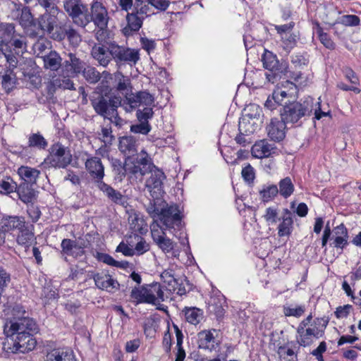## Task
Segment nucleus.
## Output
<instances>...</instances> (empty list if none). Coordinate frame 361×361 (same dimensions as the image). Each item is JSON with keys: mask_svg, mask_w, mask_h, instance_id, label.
Returning <instances> with one entry per match:
<instances>
[{"mask_svg": "<svg viewBox=\"0 0 361 361\" xmlns=\"http://www.w3.org/2000/svg\"><path fill=\"white\" fill-rule=\"evenodd\" d=\"M23 307L16 305L12 310L13 317L4 326L5 338H16L24 334L37 333L38 325L31 317L25 316Z\"/></svg>", "mask_w": 361, "mask_h": 361, "instance_id": "f257e3e1", "label": "nucleus"}, {"mask_svg": "<svg viewBox=\"0 0 361 361\" xmlns=\"http://www.w3.org/2000/svg\"><path fill=\"white\" fill-rule=\"evenodd\" d=\"M313 111V99L307 98L303 102H292L280 110L281 118L288 124L294 125L301 123L303 118L311 116Z\"/></svg>", "mask_w": 361, "mask_h": 361, "instance_id": "f03ea898", "label": "nucleus"}, {"mask_svg": "<svg viewBox=\"0 0 361 361\" xmlns=\"http://www.w3.org/2000/svg\"><path fill=\"white\" fill-rule=\"evenodd\" d=\"M150 177L146 180L145 186L150 194L151 198L149 203L145 206L147 212H154L156 211L154 205L165 203L163 200V195L165 193L164 190V180L166 179L164 173L158 169L152 170Z\"/></svg>", "mask_w": 361, "mask_h": 361, "instance_id": "7ed1b4c3", "label": "nucleus"}, {"mask_svg": "<svg viewBox=\"0 0 361 361\" xmlns=\"http://www.w3.org/2000/svg\"><path fill=\"white\" fill-rule=\"evenodd\" d=\"M155 206L154 212H147L149 216L152 218L159 217L163 226V230H171L174 229L180 230L181 227V216L179 207L176 204H172L168 206L166 202L159 204V205Z\"/></svg>", "mask_w": 361, "mask_h": 361, "instance_id": "20e7f679", "label": "nucleus"}, {"mask_svg": "<svg viewBox=\"0 0 361 361\" xmlns=\"http://www.w3.org/2000/svg\"><path fill=\"white\" fill-rule=\"evenodd\" d=\"M130 298L136 304L147 303L158 305L164 301V293L161 284L154 282L143 285L140 288H133L130 293Z\"/></svg>", "mask_w": 361, "mask_h": 361, "instance_id": "39448f33", "label": "nucleus"}, {"mask_svg": "<svg viewBox=\"0 0 361 361\" xmlns=\"http://www.w3.org/2000/svg\"><path fill=\"white\" fill-rule=\"evenodd\" d=\"M35 334H24L18 337L5 338L1 343L4 356L9 357L13 354L26 353L34 350L37 345Z\"/></svg>", "mask_w": 361, "mask_h": 361, "instance_id": "423d86ee", "label": "nucleus"}, {"mask_svg": "<svg viewBox=\"0 0 361 361\" xmlns=\"http://www.w3.org/2000/svg\"><path fill=\"white\" fill-rule=\"evenodd\" d=\"M4 57L10 67L16 68L18 57L27 51V36L16 32L6 43L1 45Z\"/></svg>", "mask_w": 361, "mask_h": 361, "instance_id": "0eeeda50", "label": "nucleus"}, {"mask_svg": "<svg viewBox=\"0 0 361 361\" xmlns=\"http://www.w3.org/2000/svg\"><path fill=\"white\" fill-rule=\"evenodd\" d=\"M127 172L129 179H142L155 168L151 157L142 149L136 157L126 158Z\"/></svg>", "mask_w": 361, "mask_h": 361, "instance_id": "6e6552de", "label": "nucleus"}, {"mask_svg": "<svg viewBox=\"0 0 361 361\" xmlns=\"http://www.w3.org/2000/svg\"><path fill=\"white\" fill-rule=\"evenodd\" d=\"M109 19L106 8L101 2L94 1L91 4L90 13L87 11L84 18V20H86V22H83L82 27L85 28L90 22H93L94 25L99 29L96 32V38L100 42L102 40L104 31L107 28Z\"/></svg>", "mask_w": 361, "mask_h": 361, "instance_id": "1a4fd4ad", "label": "nucleus"}, {"mask_svg": "<svg viewBox=\"0 0 361 361\" xmlns=\"http://www.w3.org/2000/svg\"><path fill=\"white\" fill-rule=\"evenodd\" d=\"M262 61L263 67L269 71L266 73V78L271 83H274L288 73V63L284 60L279 61L271 51L265 50Z\"/></svg>", "mask_w": 361, "mask_h": 361, "instance_id": "9d476101", "label": "nucleus"}, {"mask_svg": "<svg viewBox=\"0 0 361 361\" xmlns=\"http://www.w3.org/2000/svg\"><path fill=\"white\" fill-rule=\"evenodd\" d=\"M90 100L96 114L103 118L108 117L109 114H112L115 108L123 106L121 98L116 96L94 93L90 96Z\"/></svg>", "mask_w": 361, "mask_h": 361, "instance_id": "9b49d317", "label": "nucleus"}, {"mask_svg": "<svg viewBox=\"0 0 361 361\" xmlns=\"http://www.w3.org/2000/svg\"><path fill=\"white\" fill-rule=\"evenodd\" d=\"M48 35L57 42H62L67 39L69 44L73 47H78L82 42V36L70 22L58 23L56 21L53 30L50 31Z\"/></svg>", "mask_w": 361, "mask_h": 361, "instance_id": "f8f14e48", "label": "nucleus"}, {"mask_svg": "<svg viewBox=\"0 0 361 361\" xmlns=\"http://www.w3.org/2000/svg\"><path fill=\"white\" fill-rule=\"evenodd\" d=\"M49 154L44 159V164L55 169H66L73 161V157L68 147L60 142L52 145Z\"/></svg>", "mask_w": 361, "mask_h": 361, "instance_id": "ddd939ff", "label": "nucleus"}, {"mask_svg": "<svg viewBox=\"0 0 361 361\" xmlns=\"http://www.w3.org/2000/svg\"><path fill=\"white\" fill-rule=\"evenodd\" d=\"M107 44L112 60L116 62L118 68L126 64L135 65L140 59L139 51L136 49L120 46L115 42H110Z\"/></svg>", "mask_w": 361, "mask_h": 361, "instance_id": "4468645a", "label": "nucleus"}, {"mask_svg": "<svg viewBox=\"0 0 361 361\" xmlns=\"http://www.w3.org/2000/svg\"><path fill=\"white\" fill-rule=\"evenodd\" d=\"M63 8L68 16L72 19L73 23L82 27L84 18L87 12V6L83 4L82 0H64Z\"/></svg>", "mask_w": 361, "mask_h": 361, "instance_id": "2eb2a0df", "label": "nucleus"}, {"mask_svg": "<svg viewBox=\"0 0 361 361\" xmlns=\"http://www.w3.org/2000/svg\"><path fill=\"white\" fill-rule=\"evenodd\" d=\"M154 97L149 92L138 91L133 93L127 97V100L123 101V107L127 112H130L140 105L145 107L154 106Z\"/></svg>", "mask_w": 361, "mask_h": 361, "instance_id": "dca6fc26", "label": "nucleus"}, {"mask_svg": "<svg viewBox=\"0 0 361 361\" xmlns=\"http://www.w3.org/2000/svg\"><path fill=\"white\" fill-rule=\"evenodd\" d=\"M85 166L90 177L94 180L96 185L103 183L104 166L102 160L97 157H90L85 162Z\"/></svg>", "mask_w": 361, "mask_h": 361, "instance_id": "f3484780", "label": "nucleus"}, {"mask_svg": "<svg viewBox=\"0 0 361 361\" xmlns=\"http://www.w3.org/2000/svg\"><path fill=\"white\" fill-rule=\"evenodd\" d=\"M298 334V342L301 346H308L313 343V338H319L323 335V329H319L318 326L310 324L307 328L298 326L297 329Z\"/></svg>", "mask_w": 361, "mask_h": 361, "instance_id": "a211bd4d", "label": "nucleus"}, {"mask_svg": "<svg viewBox=\"0 0 361 361\" xmlns=\"http://www.w3.org/2000/svg\"><path fill=\"white\" fill-rule=\"evenodd\" d=\"M85 63L73 53H68L62 63V71L68 77H73L80 73Z\"/></svg>", "mask_w": 361, "mask_h": 361, "instance_id": "6ab92c4d", "label": "nucleus"}, {"mask_svg": "<svg viewBox=\"0 0 361 361\" xmlns=\"http://www.w3.org/2000/svg\"><path fill=\"white\" fill-rule=\"evenodd\" d=\"M18 20L28 37L37 36V32L34 31L36 18L33 17L29 7L24 6L22 8L20 14L18 17Z\"/></svg>", "mask_w": 361, "mask_h": 361, "instance_id": "aec40b11", "label": "nucleus"}, {"mask_svg": "<svg viewBox=\"0 0 361 361\" xmlns=\"http://www.w3.org/2000/svg\"><path fill=\"white\" fill-rule=\"evenodd\" d=\"M58 21L57 18L49 13H45L36 18L34 31L37 32V37H42L45 33L49 35L53 30L55 23Z\"/></svg>", "mask_w": 361, "mask_h": 361, "instance_id": "412c9836", "label": "nucleus"}, {"mask_svg": "<svg viewBox=\"0 0 361 361\" xmlns=\"http://www.w3.org/2000/svg\"><path fill=\"white\" fill-rule=\"evenodd\" d=\"M288 125L282 119L278 118L271 120L269 125L267 127L269 137L274 141L280 142L286 136V126Z\"/></svg>", "mask_w": 361, "mask_h": 361, "instance_id": "4be33fe9", "label": "nucleus"}, {"mask_svg": "<svg viewBox=\"0 0 361 361\" xmlns=\"http://www.w3.org/2000/svg\"><path fill=\"white\" fill-rule=\"evenodd\" d=\"M108 42L106 44L99 42L92 48L91 54L100 66L106 67L112 61L111 51L108 49Z\"/></svg>", "mask_w": 361, "mask_h": 361, "instance_id": "5701e85b", "label": "nucleus"}, {"mask_svg": "<svg viewBox=\"0 0 361 361\" xmlns=\"http://www.w3.org/2000/svg\"><path fill=\"white\" fill-rule=\"evenodd\" d=\"M145 17L140 16L134 10L126 15L127 25L123 28L122 32L125 36H130L138 31L143 23Z\"/></svg>", "mask_w": 361, "mask_h": 361, "instance_id": "b1692460", "label": "nucleus"}, {"mask_svg": "<svg viewBox=\"0 0 361 361\" xmlns=\"http://www.w3.org/2000/svg\"><path fill=\"white\" fill-rule=\"evenodd\" d=\"M96 286L102 290L112 292L119 288L118 282L109 274H95L93 276Z\"/></svg>", "mask_w": 361, "mask_h": 361, "instance_id": "393cba45", "label": "nucleus"}, {"mask_svg": "<svg viewBox=\"0 0 361 361\" xmlns=\"http://www.w3.org/2000/svg\"><path fill=\"white\" fill-rule=\"evenodd\" d=\"M119 151L126 158L133 157L137 154V144L133 136H123L120 137L118 144Z\"/></svg>", "mask_w": 361, "mask_h": 361, "instance_id": "a878e982", "label": "nucleus"}, {"mask_svg": "<svg viewBox=\"0 0 361 361\" xmlns=\"http://www.w3.org/2000/svg\"><path fill=\"white\" fill-rule=\"evenodd\" d=\"M97 187L105 194L110 201L114 204H119L123 207H125L128 204L126 196L106 183H100V184Z\"/></svg>", "mask_w": 361, "mask_h": 361, "instance_id": "bb28decb", "label": "nucleus"}, {"mask_svg": "<svg viewBox=\"0 0 361 361\" xmlns=\"http://www.w3.org/2000/svg\"><path fill=\"white\" fill-rule=\"evenodd\" d=\"M293 213L288 209H283L281 212V221L278 226L279 237L288 236L293 228Z\"/></svg>", "mask_w": 361, "mask_h": 361, "instance_id": "cd10ccee", "label": "nucleus"}, {"mask_svg": "<svg viewBox=\"0 0 361 361\" xmlns=\"http://www.w3.org/2000/svg\"><path fill=\"white\" fill-rule=\"evenodd\" d=\"M46 361H77L73 350L68 348H54L47 353Z\"/></svg>", "mask_w": 361, "mask_h": 361, "instance_id": "c85d7f7f", "label": "nucleus"}, {"mask_svg": "<svg viewBox=\"0 0 361 361\" xmlns=\"http://www.w3.org/2000/svg\"><path fill=\"white\" fill-rule=\"evenodd\" d=\"M16 192L18 198L25 204L32 203L37 197V192L32 188V185L27 183L17 185Z\"/></svg>", "mask_w": 361, "mask_h": 361, "instance_id": "c756f323", "label": "nucleus"}, {"mask_svg": "<svg viewBox=\"0 0 361 361\" xmlns=\"http://www.w3.org/2000/svg\"><path fill=\"white\" fill-rule=\"evenodd\" d=\"M115 82V88L124 96V100H127V97L132 94L133 90L130 78L125 76L121 72H116Z\"/></svg>", "mask_w": 361, "mask_h": 361, "instance_id": "7c9ffc66", "label": "nucleus"}, {"mask_svg": "<svg viewBox=\"0 0 361 361\" xmlns=\"http://www.w3.org/2000/svg\"><path fill=\"white\" fill-rule=\"evenodd\" d=\"M152 236L156 245L165 253L172 251L176 243L166 236L163 231L162 234H159L158 231H152Z\"/></svg>", "mask_w": 361, "mask_h": 361, "instance_id": "2f4dec72", "label": "nucleus"}, {"mask_svg": "<svg viewBox=\"0 0 361 361\" xmlns=\"http://www.w3.org/2000/svg\"><path fill=\"white\" fill-rule=\"evenodd\" d=\"M226 298L223 295L211 298L209 302V312L214 314L218 320L221 319L225 314Z\"/></svg>", "mask_w": 361, "mask_h": 361, "instance_id": "473e14b6", "label": "nucleus"}, {"mask_svg": "<svg viewBox=\"0 0 361 361\" xmlns=\"http://www.w3.org/2000/svg\"><path fill=\"white\" fill-rule=\"evenodd\" d=\"M18 174L20 178L24 180L23 183L32 185L36 183L37 179L40 174V171L35 168L21 166L18 169Z\"/></svg>", "mask_w": 361, "mask_h": 361, "instance_id": "72a5a7b5", "label": "nucleus"}, {"mask_svg": "<svg viewBox=\"0 0 361 361\" xmlns=\"http://www.w3.org/2000/svg\"><path fill=\"white\" fill-rule=\"evenodd\" d=\"M44 67L51 71H57L62 68V59L56 51H51L47 55L43 57Z\"/></svg>", "mask_w": 361, "mask_h": 361, "instance_id": "f704fd0d", "label": "nucleus"}, {"mask_svg": "<svg viewBox=\"0 0 361 361\" xmlns=\"http://www.w3.org/2000/svg\"><path fill=\"white\" fill-rule=\"evenodd\" d=\"M16 241L19 245L24 247L25 249L29 248L35 241L34 233V228L30 227V229H25L18 233Z\"/></svg>", "mask_w": 361, "mask_h": 361, "instance_id": "c9c22d12", "label": "nucleus"}, {"mask_svg": "<svg viewBox=\"0 0 361 361\" xmlns=\"http://www.w3.org/2000/svg\"><path fill=\"white\" fill-rule=\"evenodd\" d=\"M24 217L22 216H5L1 219V228L4 231H11L18 228Z\"/></svg>", "mask_w": 361, "mask_h": 361, "instance_id": "e433bc0d", "label": "nucleus"}, {"mask_svg": "<svg viewBox=\"0 0 361 361\" xmlns=\"http://www.w3.org/2000/svg\"><path fill=\"white\" fill-rule=\"evenodd\" d=\"M183 312L186 321L193 325L198 324L203 317V311L195 307H186Z\"/></svg>", "mask_w": 361, "mask_h": 361, "instance_id": "4c0bfd02", "label": "nucleus"}, {"mask_svg": "<svg viewBox=\"0 0 361 361\" xmlns=\"http://www.w3.org/2000/svg\"><path fill=\"white\" fill-rule=\"evenodd\" d=\"M15 68L10 67L2 76L1 85L4 90L8 93L15 87L16 84V76L13 73Z\"/></svg>", "mask_w": 361, "mask_h": 361, "instance_id": "58836bf2", "label": "nucleus"}, {"mask_svg": "<svg viewBox=\"0 0 361 361\" xmlns=\"http://www.w3.org/2000/svg\"><path fill=\"white\" fill-rule=\"evenodd\" d=\"M16 25L11 23H0V46L8 40L16 32Z\"/></svg>", "mask_w": 361, "mask_h": 361, "instance_id": "ea45409f", "label": "nucleus"}, {"mask_svg": "<svg viewBox=\"0 0 361 361\" xmlns=\"http://www.w3.org/2000/svg\"><path fill=\"white\" fill-rule=\"evenodd\" d=\"M251 152L253 157L258 159L268 157L271 154L270 145L264 141L257 142L252 146Z\"/></svg>", "mask_w": 361, "mask_h": 361, "instance_id": "a19ab883", "label": "nucleus"}, {"mask_svg": "<svg viewBox=\"0 0 361 361\" xmlns=\"http://www.w3.org/2000/svg\"><path fill=\"white\" fill-rule=\"evenodd\" d=\"M279 193L284 198L289 197L294 192L295 187L290 177L281 179L279 183Z\"/></svg>", "mask_w": 361, "mask_h": 361, "instance_id": "79ce46f5", "label": "nucleus"}, {"mask_svg": "<svg viewBox=\"0 0 361 361\" xmlns=\"http://www.w3.org/2000/svg\"><path fill=\"white\" fill-rule=\"evenodd\" d=\"M259 123L252 121L247 118H242L238 124V130L240 133H245L247 135L252 134L259 127Z\"/></svg>", "mask_w": 361, "mask_h": 361, "instance_id": "37998d69", "label": "nucleus"}, {"mask_svg": "<svg viewBox=\"0 0 361 361\" xmlns=\"http://www.w3.org/2000/svg\"><path fill=\"white\" fill-rule=\"evenodd\" d=\"M111 166L117 178L120 180H122L126 176H128L126 158H125L124 162H122L118 159H112Z\"/></svg>", "mask_w": 361, "mask_h": 361, "instance_id": "c03bdc74", "label": "nucleus"}, {"mask_svg": "<svg viewBox=\"0 0 361 361\" xmlns=\"http://www.w3.org/2000/svg\"><path fill=\"white\" fill-rule=\"evenodd\" d=\"M245 111L247 113L243 118H247L252 121H256L257 123H262V109L257 104H250L247 106Z\"/></svg>", "mask_w": 361, "mask_h": 361, "instance_id": "a18cd8bd", "label": "nucleus"}, {"mask_svg": "<svg viewBox=\"0 0 361 361\" xmlns=\"http://www.w3.org/2000/svg\"><path fill=\"white\" fill-rule=\"evenodd\" d=\"M32 39H37V41L32 45L34 53L37 56L42 54L46 49L49 48L51 42L42 35V37H30Z\"/></svg>", "mask_w": 361, "mask_h": 361, "instance_id": "49530a36", "label": "nucleus"}, {"mask_svg": "<svg viewBox=\"0 0 361 361\" xmlns=\"http://www.w3.org/2000/svg\"><path fill=\"white\" fill-rule=\"evenodd\" d=\"M279 194V188L276 185H264L259 190V195L263 202H269L273 200Z\"/></svg>", "mask_w": 361, "mask_h": 361, "instance_id": "de8ad7c7", "label": "nucleus"}, {"mask_svg": "<svg viewBox=\"0 0 361 361\" xmlns=\"http://www.w3.org/2000/svg\"><path fill=\"white\" fill-rule=\"evenodd\" d=\"M48 145L45 138L39 133H32L28 138V147L44 149Z\"/></svg>", "mask_w": 361, "mask_h": 361, "instance_id": "09e8293b", "label": "nucleus"}, {"mask_svg": "<svg viewBox=\"0 0 361 361\" xmlns=\"http://www.w3.org/2000/svg\"><path fill=\"white\" fill-rule=\"evenodd\" d=\"M213 331H216V330L213 329ZM199 337V346L200 348H209V343L212 342H214V336L212 332V330L209 331H202L198 334Z\"/></svg>", "mask_w": 361, "mask_h": 361, "instance_id": "8fccbe9b", "label": "nucleus"}, {"mask_svg": "<svg viewBox=\"0 0 361 361\" xmlns=\"http://www.w3.org/2000/svg\"><path fill=\"white\" fill-rule=\"evenodd\" d=\"M85 79L90 84H95L101 79V73L94 68L88 66L82 70Z\"/></svg>", "mask_w": 361, "mask_h": 361, "instance_id": "3c124183", "label": "nucleus"}, {"mask_svg": "<svg viewBox=\"0 0 361 361\" xmlns=\"http://www.w3.org/2000/svg\"><path fill=\"white\" fill-rule=\"evenodd\" d=\"M263 217L268 224H276L281 219V216L279 217V210L276 207L267 208Z\"/></svg>", "mask_w": 361, "mask_h": 361, "instance_id": "603ef678", "label": "nucleus"}, {"mask_svg": "<svg viewBox=\"0 0 361 361\" xmlns=\"http://www.w3.org/2000/svg\"><path fill=\"white\" fill-rule=\"evenodd\" d=\"M133 238L137 242L135 247H133L135 255H141L149 250V244L147 243L146 240L142 237L135 234Z\"/></svg>", "mask_w": 361, "mask_h": 361, "instance_id": "864d4df0", "label": "nucleus"}, {"mask_svg": "<svg viewBox=\"0 0 361 361\" xmlns=\"http://www.w3.org/2000/svg\"><path fill=\"white\" fill-rule=\"evenodd\" d=\"M130 238L131 239V240L128 241V240H127L126 243L123 241L121 242L117 246L116 252H121L124 256L126 257H133V255H135L133 245H131V243H133V237L130 236Z\"/></svg>", "mask_w": 361, "mask_h": 361, "instance_id": "5fc2aeb1", "label": "nucleus"}, {"mask_svg": "<svg viewBox=\"0 0 361 361\" xmlns=\"http://www.w3.org/2000/svg\"><path fill=\"white\" fill-rule=\"evenodd\" d=\"M283 314L286 317H300L305 312V305H298L294 307L283 306Z\"/></svg>", "mask_w": 361, "mask_h": 361, "instance_id": "6e6d98bb", "label": "nucleus"}, {"mask_svg": "<svg viewBox=\"0 0 361 361\" xmlns=\"http://www.w3.org/2000/svg\"><path fill=\"white\" fill-rule=\"evenodd\" d=\"M153 115L154 111L152 106L137 109L136 111V117L139 122H149V120L153 117Z\"/></svg>", "mask_w": 361, "mask_h": 361, "instance_id": "4d7b16f0", "label": "nucleus"}, {"mask_svg": "<svg viewBox=\"0 0 361 361\" xmlns=\"http://www.w3.org/2000/svg\"><path fill=\"white\" fill-rule=\"evenodd\" d=\"M317 34L321 43L326 48L330 50L335 49V43L333 42L330 36L324 32L321 27L318 28Z\"/></svg>", "mask_w": 361, "mask_h": 361, "instance_id": "13d9d810", "label": "nucleus"}, {"mask_svg": "<svg viewBox=\"0 0 361 361\" xmlns=\"http://www.w3.org/2000/svg\"><path fill=\"white\" fill-rule=\"evenodd\" d=\"M152 129L149 122H140L130 126V131L135 134L147 135Z\"/></svg>", "mask_w": 361, "mask_h": 361, "instance_id": "bf43d9fd", "label": "nucleus"}, {"mask_svg": "<svg viewBox=\"0 0 361 361\" xmlns=\"http://www.w3.org/2000/svg\"><path fill=\"white\" fill-rule=\"evenodd\" d=\"M176 281L177 285L176 286H170L168 290L170 292L176 293L179 295H185L187 293V290L185 286V283H187V281L184 278H178Z\"/></svg>", "mask_w": 361, "mask_h": 361, "instance_id": "052dcab7", "label": "nucleus"}, {"mask_svg": "<svg viewBox=\"0 0 361 361\" xmlns=\"http://www.w3.org/2000/svg\"><path fill=\"white\" fill-rule=\"evenodd\" d=\"M161 278L163 280V282L166 284L167 289L170 286H176L177 285L176 280L178 278L175 277L173 274V271L172 269H167L164 271L161 274Z\"/></svg>", "mask_w": 361, "mask_h": 361, "instance_id": "680f3d73", "label": "nucleus"}, {"mask_svg": "<svg viewBox=\"0 0 361 361\" xmlns=\"http://www.w3.org/2000/svg\"><path fill=\"white\" fill-rule=\"evenodd\" d=\"M54 85H56L58 88L74 90V83L68 76L54 78Z\"/></svg>", "mask_w": 361, "mask_h": 361, "instance_id": "e2e57ef3", "label": "nucleus"}, {"mask_svg": "<svg viewBox=\"0 0 361 361\" xmlns=\"http://www.w3.org/2000/svg\"><path fill=\"white\" fill-rule=\"evenodd\" d=\"M17 184L13 180L8 178L7 180L0 182V192L2 194H9L16 192Z\"/></svg>", "mask_w": 361, "mask_h": 361, "instance_id": "0e129e2a", "label": "nucleus"}, {"mask_svg": "<svg viewBox=\"0 0 361 361\" xmlns=\"http://www.w3.org/2000/svg\"><path fill=\"white\" fill-rule=\"evenodd\" d=\"M27 212L29 217L32 219L33 223L37 222L40 216H41V211L38 206L34 204V202L32 203L27 204Z\"/></svg>", "mask_w": 361, "mask_h": 361, "instance_id": "69168bd1", "label": "nucleus"}, {"mask_svg": "<svg viewBox=\"0 0 361 361\" xmlns=\"http://www.w3.org/2000/svg\"><path fill=\"white\" fill-rule=\"evenodd\" d=\"M76 246V240L64 238L61 243V252L67 255H71L73 250Z\"/></svg>", "mask_w": 361, "mask_h": 361, "instance_id": "338daca9", "label": "nucleus"}, {"mask_svg": "<svg viewBox=\"0 0 361 361\" xmlns=\"http://www.w3.org/2000/svg\"><path fill=\"white\" fill-rule=\"evenodd\" d=\"M241 174L244 180L249 183H252L255 178V170L249 164L243 168Z\"/></svg>", "mask_w": 361, "mask_h": 361, "instance_id": "774afa93", "label": "nucleus"}]
</instances>
